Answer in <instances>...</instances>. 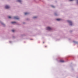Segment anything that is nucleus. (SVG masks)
Returning <instances> with one entry per match:
<instances>
[{"label": "nucleus", "mask_w": 78, "mask_h": 78, "mask_svg": "<svg viewBox=\"0 0 78 78\" xmlns=\"http://www.w3.org/2000/svg\"><path fill=\"white\" fill-rule=\"evenodd\" d=\"M67 22L69 23L70 25H71V26L72 25V21L70 20H68Z\"/></svg>", "instance_id": "f257e3e1"}, {"label": "nucleus", "mask_w": 78, "mask_h": 78, "mask_svg": "<svg viewBox=\"0 0 78 78\" xmlns=\"http://www.w3.org/2000/svg\"><path fill=\"white\" fill-rule=\"evenodd\" d=\"M14 19H17V20H18V19H19V18L17 16H15L14 17Z\"/></svg>", "instance_id": "f03ea898"}, {"label": "nucleus", "mask_w": 78, "mask_h": 78, "mask_svg": "<svg viewBox=\"0 0 78 78\" xmlns=\"http://www.w3.org/2000/svg\"><path fill=\"white\" fill-rule=\"evenodd\" d=\"M59 62H64V61L63 60H60L59 61Z\"/></svg>", "instance_id": "7ed1b4c3"}, {"label": "nucleus", "mask_w": 78, "mask_h": 78, "mask_svg": "<svg viewBox=\"0 0 78 78\" xmlns=\"http://www.w3.org/2000/svg\"><path fill=\"white\" fill-rule=\"evenodd\" d=\"M5 8L6 9H8L9 8V7L8 5H6L5 6Z\"/></svg>", "instance_id": "20e7f679"}, {"label": "nucleus", "mask_w": 78, "mask_h": 78, "mask_svg": "<svg viewBox=\"0 0 78 78\" xmlns=\"http://www.w3.org/2000/svg\"><path fill=\"white\" fill-rule=\"evenodd\" d=\"M47 30H51V28L50 27H48L47 28Z\"/></svg>", "instance_id": "39448f33"}, {"label": "nucleus", "mask_w": 78, "mask_h": 78, "mask_svg": "<svg viewBox=\"0 0 78 78\" xmlns=\"http://www.w3.org/2000/svg\"><path fill=\"white\" fill-rule=\"evenodd\" d=\"M56 20H57L58 21H60L61 20V19H56Z\"/></svg>", "instance_id": "423d86ee"}, {"label": "nucleus", "mask_w": 78, "mask_h": 78, "mask_svg": "<svg viewBox=\"0 0 78 78\" xmlns=\"http://www.w3.org/2000/svg\"><path fill=\"white\" fill-rule=\"evenodd\" d=\"M17 2H22V1L21 0H17Z\"/></svg>", "instance_id": "0eeeda50"}, {"label": "nucleus", "mask_w": 78, "mask_h": 78, "mask_svg": "<svg viewBox=\"0 0 78 78\" xmlns=\"http://www.w3.org/2000/svg\"><path fill=\"white\" fill-rule=\"evenodd\" d=\"M27 14H28V13H27V12H25V15H27Z\"/></svg>", "instance_id": "6e6552de"}, {"label": "nucleus", "mask_w": 78, "mask_h": 78, "mask_svg": "<svg viewBox=\"0 0 78 78\" xmlns=\"http://www.w3.org/2000/svg\"><path fill=\"white\" fill-rule=\"evenodd\" d=\"M11 23H16V22H12Z\"/></svg>", "instance_id": "1a4fd4ad"}, {"label": "nucleus", "mask_w": 78, "mask_h": 78, "mask_svg": "<svg viewBox=\"0 0 78 78\" xmlns=\"http://www.w3.org/2000/svg\"><path fill=\"white\" fill-rule=\"evenodd\" d=\"M8 18H9V19H11V17L10 16H9Z\"/></svg>", "instance_id": "9d476101"}, {"label": "nucleus", "mask_w": 78, "mask_h": 78, "mask_svg": "<svg viewBox=\"0 0 78 78\" xmlns=\"http://www.w3.org/2000/svg\"><path fill=\"white\" fill-rule=\"evenodd\" d=\"M34 19H35L36 18H37V17L36 16H34L33 17Z\"/></svg>", "instance_id": "9b49d317"}, {"label": "nucleus", "mask_w": 78, "mask_h": 78, "mask_svg": "<svg viewBox=\"0 0 78 78\" xmlns=\"http://www.w3.org/2000/svg\"><path fill=\"white\" fill-rule=\"evenodd\" d=\"M51 6L52 7V8H55V6H54L53 5H51Z\"/></svg>", "instance_id": "f8f14e48"}, {"label": "nucleus", "mask_w": 78, "mask_h": 78, "mask_svg": "<svg viewBox=\"0 0 78 78\" xmlns=\"http://www.w3.org/2000/svg\"><path fill=\"white\" fill-rule=\"evenodd\" d=\"M14 31H15L14 30H12V32H14Z\"/></svg>", "instance_id": "ddd939ff"}, {"label": "nucleus", "mask_w": 78, "mask_h": 78, "mask_svg": "<svg viewBox=\"0 0 78 78\" xmlns=\"http://www.w3.org/2000/svg\"><path fill=\"white\" fill-rule=\"evenodd\" d=\"M2 25H5V24H4V23H1Z\"/></svg>", "instance_id": "4468645a"}, {"label": "nucleus", "mask_w": 78, "mask_h": 78, "mask_svg": "<svg viewBox=\"0 0 78 78\" xmlns=\"http://www.w3.org/2000/svg\"><path fill=\"white\" fill-rule=\"evenodd\" d=\"M77 4H78V0H77Z\"/></svg>", "instance_id": "2eb2a0df"}, {"label": "nucleus", "mask_w": 78, "mask_h": 78, "mask_svg": "<svg viewBox=\"0 0 78 78\" xmlns=\"http://www.w3.org/2000/svg\"><path fill=\"white\" fill-rule=\"evenodd\" d=\"M73 0H69L70 1H73Z\"/></svg>", "instance_id": "dca6fc26"}]
</instances>
